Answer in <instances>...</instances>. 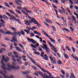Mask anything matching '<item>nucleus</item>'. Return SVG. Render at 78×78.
<instances>
[{
  "label": "nucleus",
  "mask_w": 78,
  "mask_h": 78,
  "mask_svg": "<svg viewBox=\"0 0 78 78\" xmlns=\"http://www.w3.org/2000/svg\"><path fill=\"white\" fill-rule=\"evenodd\" d=\"M7 66V67H9V69H7L9 70H10L11 69L18 70L20 69V66H18L16 67L15 66H11L9 63H8Z\"/></svg>",
  "instance_id": "obj_1"
},
{
  "label": "nucleus",
  "mask_w": 78,
  "mask_h": 78,
  "mask_svg": "<svg viewBox=\"0 0 78 78\" xmlns=\"http://www.w3.org/2000/svg\"><path fill=\"white\" fill-rule=\"evenodd\" d=\"M48 44H49V45L51 48L53 50V51H54L55 53H56L58 52V50H57V49L53 45V44H51V43H50V41H48Z\"/></svg>",
  "instance_id": "obj_2"
},
{
  "label": "nucleus",
  "mask_w": 78,
  "mask_h": 78,
  "mask_svg": "<svg viewBox=\"0 0 78 78\" xmlns=\"http://www.w3.org/2000/svg\"><path fill=\"white\" fill-rule=\"evenodd\" d=\"M41 55H40L45 60H46V61H48V57L47 55L46 54L44 55L45 53L43 51H41Z\"/></svg>",
  "instance_id": "obj_3"
},
{
  "label": "nucleus",
  "mask_w": 78,
  "mask_h": 78,
  "mask_svg": "<svg viewBox=\"0 0 78 78\" xmlns=\"http://www.w3.org/2000/svg\"><path fill=\"white\" fill-rule=\"evenodd\" d=\"M27 40L29 41V42H32L34 44H35V46H36V47H38V46H39V44H38V43H36V41H35L33 39H30L28 37L27 38Z\"/></svg>",
  "instance_id": "obj_4"
},
{
  "label": "nucleus",
  "mask_w": 78,
  "mask_h": 78,
  "mask_svg": "<svg viewBox=\"0 0 78 78\" xmlns=\"http://www.w3.org/2000/svg\"><path fill=\"white\" fill-rule=\"evenodd\" d=\"M0 74H2L4 76V78H14V76L12 75H11L10 76H7L5 74V73H3V71H0Z\"/></svg>",
  "instance_id": "obj_5"
},
{
  "label": "nucleus",
  "mask_w": 78,
  "mask_h": 78,
  "mask_svg": "<svg viewBox=\"0 0 78 78\" xmlns=\"http://www.w3.org/2000/svg\"><path fill=\"white\" fill-rule=\"evenodd\" d=\"M43 33H44V34L46 35V36H47L48 37V38H49V39H50V41H51V42H52L53 43H55V40H54L53 39L50 37V36H49V35H48L47 33H46L45 31H43Z\"/></svg>",
  "instance_id": "obj_6"
},
{
  "label": "nucleus",
  "mask_w": 78,
  "mask_h": 78,
  "mask_svg": "<svg viewBox=\"0 0 78 78\" xmlns=\"http://www.w3.org/2000/svg\"><path fill=\"white\" fill-rule=\"evenodd\" d=\"M5 56L4 55H2V58L1 60V62H8V61L9 60V58L8 57H6L5 58Z\"/></svg>",
  "instance_id": "obj_7"
},
{
  "label": "nucleus",
  "mask_w": 78,
  "mask_h": 78,
  "mask_svg": "<svg viewBox=\"0 0 78 78\" xmlns=\"http://www.w3.org/2000/svg\"><path fill=\"white\" fill-rule=\"evenodd\" d=\"M37 67H39V68H40V69L42 70V71H43V72H46L47 73H48V74L49 75V76H51L52 75V74L50 73H49V72H48V71L46 70L45 69H44L41 68V67L39 65H37Z\"/></svg>",
  "instance_id": "obj_8"
},
{
  "label": "nucleus",
  "mask_w": 78,
  "mask_h": 78,
  "mask_svg": "<svg viewBox=\"0 0 78 78\" xmlns=\"http://www.w3.org/2000/svg\"><path fill=\"white\" fill-rule=\"evenodd\" d=\"M31 20H32V21H33V23H35V24H37L38 27H41V25L39 23H38V22H37V20H35V19L33 18H32V19H31Z\"/></svg>",
  "instance_id": "obj_9"
},
{
  "label": "nucleus",
  "mask_w": 78,
  "mask_h": 78,
  "mask_svg": "<svg viewBox=\"0 0 78 78\" xmlns=\"http://www.w3.org/2000/svg\"><path fill=\"white\" fill-rule=\"evenodd\" d=\"M1 63H2V65L1 66V67L3 69V70H9L8 69H9V67L8 66V68H6V67H5L6 66V64H5V63H4L3 62H1Z\"/></svg>",
  "instance_id": "obj_10"
},
{
  "label": "nucleus",
  "mask_w": 78,
  "mask_h": 78,
  "mask_svg": "<svg viewBox=\"0 0 78 78\" xmlns=\"http://www.w3.org/2000/svg\"><path fill=\"white\" fill-rule=\"evenodd\" d=\"M24 22L27 25H28V26H30V23H33V20L32 21H27V20H24Z\"/></svg>",
  "instance_id": "obj_11"
},
{
  "label": "nucleus",
  "mask_w": 78,
  "mask_h": 78,
  "mask_svg": "<svg viewBox=\"0 0 78 78\" xmlns=\"http://www.w3.org/2000/svg\"><path fill=\"white\" fill-rule=\"evenodd\" d=\"M27 56H28V58H29L30 59L31 61L33 62V64L35 65H36V66H39V65L36 64V63L35 62H34V60L33 59V58H32L30 56L28 55H27Z\"/></svg>",
  "instance_id": "obj_12"
},
{
  "label": "nucleus",
  "mask_w": 78,
  "mask_h": 78,
  "mask_svg": "<svg viewBox=\"0 0 78 78\" xmlns=\"http://www.w3.org/2000/svg\"><path fill=\"white\" fill-rule=\"evenodd\" d=\"M42 77L44 78H54L53 76H48L47 75V74L45 73H44V75H43Z\"/></svg>",
  "instance_id": "obj_13"
},
{
  "label": "nucleus",
  "mask_w": 78,
  "mask_h": 78,
  "mask_svg": "<svg viewBox=\"0 0 78 78\" xmlns=\"http://www.w3.org/2000/svg\"><path fill=\"white\" fill-rule=\"evenodd\" d=\"M12 39H13V40H11V42H14H14H18V41H17V37H13Z\"/></svg>",
  "instance_id": "obj_14"
},
{
  "label": "nucleus",
  "mask_w": 78,
  "mask_h": 78,
  "mask_svg": "<svg viewBox=\"0 0 78 78\" xmlns=\"http://www.w3.org/2000/svg\"><path fill=\"white\" fill-rule=\"evenodd\" d=\"M23 9L25 10L26 12L28 13H32V11H29V10H28V8H27V7H25L23 8Z\"/></svg>",
  "instance_id": "obj_15"
},
{
  "label": "nucleus",
  "mask_w": 78,
  "mask_h": 78,
  "mask_svg": "<svg viewBox=\"0 0 78 78\" xmlns=\"http://www.w3.org/2000/svg\"><path fill=\"white\" fill-rule=\"evenodd\" d=\"M14 34H15V35H14L15 36H17V35H18L20 37L21 36V33H20V32L18 31L17 32L15 31H14Z\"/></svg>",
  "instance_id": "obj_16"
},
{
  "label": "nucleus",
  "mask_w": 78,
  "mask_h": 78,
  "mask_svg": "<svg viewBox=\"0 0 78 78\" xmlns=\"http://www.w3.org/2000/svg\"><path fill=\"white\" fill-rule=\"evenodd\" d=\"M5 34H11V35H15V34L12 33V32H11L9 31H7V32H5Z\"/></svg>",
  "instance_id": "obj_17"
},
{
  "label": "nucleus",
  "mask_w": 78,
  "mask_h": 78,
  "mask_svg": "<svg viewBox=\"0 0 78 78\" xmlns=\"http://www.w3.org/2000/svg\"><path fill=\"white\" fill-rule=\"evenodd\" d=\"M53 59L51 61V62L54 64H56V61L55 60V58H53Z\"/></svg>",
  "instance_id": "obj_18"
},
{
  "label": "nucleus",
  "mask_w": 78,
  "mask_h": 78,
  "mask_svg": "<svg viewBox=\"0 0 78 78\" xmlns=\"http://www.w3.org/2000/svg\"><path fill=\"white\" fill-rule=\"evenodd\" d=\"M74 54H73L72 55V57H73V59H74L75 60H77V61H78V58L76 57V56H74Z\"/></svg>",
  "instance_id": "obj_19"
},
{
  "label": "nucleus",
  "mask_w": 78,
  "mask_h": 78,
  "mask_svg": "<svg viewBox=\"0 0 78 78\" xmlns=\"http://www.w3.org/2000/svg\"><path fill=\"white\" fill-rule=\"evenodd\" d=\"M34 33L35 34H38V36H41V34L38 32H37L36 31H34Z\"/></svg>",
  "instance_id": "obj_20"
},
{
  "label": "nucleus",
  "mask_w": 78,
  "mask_h": 78,
  "mask_svg": "<svg viewBox=\"0 0 78 78\" xmlns=\"http://www.w3.org/2000/svg\"><path fill=\"white\" fill-rule=\"evenodd\" d=\"M61 9L62 11V12H63L65 13V12H66V10H65V9H64V8H63V7L62 6L61 7Z\"/></svg>",
  "instance_id": "obj_21"
},
{
  "label": "nucleus",
  "mask_w": 78,
  "mask_h": 78,
  "mask_svg": "<svg viewBox=\"0 0 78 78\" xmlns=\"http://www.w3.org/2000/svg\"><path fill=\"white\" fill-rule=\"evenodd\" d=\"M41 1L43 2H45L47 4V5H50V4L49 3H48V1L47 0H42Z\"/></svg>",
  "instance_id": "obj_22"
},
{
  "label": "nucleus",
  "mask_w": 78,
  "mask_h": 78,
  "mask_svg": "<svg viewBox=\"0 0 78 78\" xmlns=\"http://www.w3.org/2000/svg\"><path fill=\"white\" fill-rule=\"evenodd\" d=\"M46 21L48 23H49L48 22H49L50 23H53V22H52V21H51L49 19H47L46 20Z\"/></svg>",
  "instance_id": "obj_23"
},
{
  "label": "nucleus",
  "mask_w": 78,
  "mask_h": 78,
  "mask_svg": "<svg viewBox=\"0 0 78 78\" xmlns=\"http://www.w3.org/2000/svg\"><path fill=\"white\" fill-rule=\"evenodd\" d=\"M16 60L17 61V62H19V64H22V61H21L19 59H16Z\"/></svg>",
  "instance_id": "obj_24"
},
{
  "label": "nucleus",
  "mask_w": 78,
  "mask_h": 78,
  "mask_svg": "<svg viewBox=\"0 0 78 78\" xmlns=\"http://www.w3.org/2000/svg\"><path fill=\"white\" fill-rule=\"evenodd\" d=\"M29 73H30V71H26L23 72V74H24L25 75L28 74Z\"/></svg>",
  "instance_id": "obj_25"
},
{
  "label": "nucleus",
  "mask_w": 78,
  "mask_h": 78,
  "mask_svg": "<svg viewBox=\"0 0 78 78\" xmlns=\"http://www.w3.org/2000/svg\"><path fill=\"white\" fill-rule=\"evenodd\" d=\"M10 19L12 20V21H13V20H14V21H16V18L13 17V18H11Z\"/></svg>",
  "instance_id": "obj_26"
},
{
  "label": "nucleus",
  "mask_w": 78,
  "mask_h": 78,
  "mask_svg": "<svg viewBox=\"0 0 78 78\" xmlns=\"http://www.w3.org/2000/svg\"><path fill=\"white\" fill-rule=\"evenodd\" d=\"M9 11L12 14H13L14 15H16V13L12 10H9Z\"/></svg>",
  "instance_id": "obj_27"
},
{
  "label": "nucleus",
  "mask_w": 78,
  "mask_h": 78,
  "mask_svg": "<svg viewBox=\"0 0 78 78\" xmlns=\"http://www.w3.org/2000/svg\"><path fill=\"white\" fill-rule=\"evenodd\" d=\"M16 21H17L18 23H19V24H21L22 23L20 21V19H16Z\"/></svg>",
  "instance_id": "obj_28"
},
{
  "label": "nucleus",
  "mask_w": 78,
  "mask_h": 78,
  "mask_svg": "<svg viewBox=\"0 0 78 78\" xmlns=\"http://www.w3.org/2000/svg\"><path fill=\"white\" fill-rule=\"evenodd\" d=\"M43 47H44V50H45L46 48H47V44H43Z\"/></svg>",
  "instance_id": "obj_29"
},
{
  "label": "nucleus",
  "mask_w": 78,
  "mask_h": 78,
  "mask_svg": "<svg viewBox=\"0 0 78 78\" xmlns=\"http://www.w3.org/2000/svg\"><path fill=\"white\" fill-rule=\"evenodd\" d=\"M15 3H16L18 5H19L20 6H22V4L18 2L17 1H15Z\"/></svg>",
  "instance_id": "obj_30"
},
{
  "label": "nucleus",
  "mask_w": 78,
  "mask_h": 78,
  "mask_svg": "<svg viewBox=\"0 0 78 78\" xmlns=\"http://www.w3.org/2000/svg\"><path fill=\"white\" fill-rule=\"evenodd\" d=\"M5 49L4 48L0 49V53H2L3 51H5Z\"/></svg>",
  "instance_id": "obj_31"
},
{
  "label": "nucleus",
  "mask_w": 78,
  "mask_h": 78,
  "mask_svg": "<svg viewBox=\"0 0 78 78\" xmlns=\"http://www.w3.org/2000/svg\"><path fill=\"white\" fill-rule=\"evenodd\" d=\"M0 32L2 33H3V34H5V33H6V32H5V30H0Z\"/></svg>",
  "instance_id": "obj_32"
},
{
  "label": "nucleus",
  "mask_w": 78,
  "mask_h": 78,
  "mask_svg": "<svg viewBox=\"0 0 78 78\" xmlns=\"http://www.w3.org/2000/svg\"><path fill=\"white\" fill-rule=\"evenodd\" d=\"M64 56L65 58H66V59H68L69 58V56L65 54V53H64Z\"/></svg>",
  "instance_id": "obj_33"
},
{
  "label": "nucleus",
  "mask_w": 78,
  "mask_h": 78,
  "mask_svg": "<svg viewBox=\"0 0 78 78\" xmlns=\"http://www.w3.org/2000/svg\"><path fill=\"white\" fill-rule=\"evenodd\" d=\"M57 63L58 64L60 65L61 64H62V62L61 61V60H59L58 61H57Z\"/></svg>",
  "instance_id": "obj_34"
},
{
  "label": "nucleus",
  "mask_w": 78,
  "mask_h": 78,
  "mask_svg": "<svg viewBox=\"0 0 78 78\" xmlns=\"http://www.w3.org/2000/svg\"><path fill=\"white\" fill-rule=\"evenodd\" d=\"M18 45L20 46V47H21V48H22L23 49H24V47H23V45L21 44H19Z\"/></svg>",
  "instance_id": "obj_35"
},
{
  "label": "nucleus",
  "mask_w": 78,
  "mask_h": 78,
  "mask_svg": "<svg viewBox=\"0 0 78 78\" xmlns=\"http://www.w3.org/2000/svg\"><path fill=\"white\" fill-rule=\"evenodd\" d=\"M45 49L47 53H49L50 51H49V48H48V47L45 48Z\"/></svg>",
  "instance_id": "obj_36"
},
{
  "label": "nucleus",
  "mask_w": 78,
  "mask_h": 78,
  "mask_svg": "<svg viewBox=\"0 0 78 78\" xmlns=\"http://www.w3.org/2000/svg\"><path fill=\"white\" fill-rule=\"evenodd\" d=\"M3 16L4 18L6 20H8V16L6 15H3Z\"/></svg>",
  "instance_id": "obj_37"
},
{
  "label": "nucleus",
  "mask_w": 78,
  "mask_h": 78,
  "mask_svg": "<svg viewBox=\"0 0 78 78\" xmlns=\"http://www.w3.org/2000/svg\"><path fill=\"white\" fill-rule=\"evenodd\" d=\"M11 29L12 30H13V31H16L17 29H16L15 28L12 27H10Z\"/></svg>",
  "instance_id": "obj_38"
},
{
  "label": "nucleus",
  "mask_w": 78,
  "mask_h": 78,
  "mask_svg": "<svg viewBox=\"0 0 78 78\" xmlns=\"http://www.w3.org/2000/svg\"><path fill=\"white\" fill-rule=\"evenodd\" d=\"M38 73H39L41 76H43V75H44V74H43V73H42L41 72H38Z\"/></svg>",
  "instance_id": "obj_39"
},
{
  "label": "nucleus",
  "mask_w": 78,
  "mask_h": 78,
  "mask_svg": "<svg viewBox=\"0 0 78 78\" xmlns=\"http://www.w3.org/2000/svg\"><path fill=\"white\" fill-rule=\"evenodd\" d=\"M63 31H69V30H68V29H66V28H63L62 29Z\"/></svg>",
  "instance_id": "obj_40"
},
{
  "label": "nucleus",
  "mask_w": 78,
  "mask_h": 78,
  "mask_svg": "<svg viewBox=\"0 0 78 78\" xmlns=\"http://www.w3.org/2000/svg\"><path fill=\"white\" fill-rule=\"evenodd\" d=\"M20 32L21 33V34H22V35H24L25 34V32L22 30H20Z\"/></svg>",
  "instance_id": "obj_41"
},
{
  "label": "nucleus",
  "mask_w": 78,
  "mask_h": 78,
  "mask_svg": "<svg viewBox=\"0 0 78 78\" xmlns=\"http://www.w3.org/2000/svg\"><path fill=\"white\" fill-rule=\"evenodd\" d=\"M16 12H17L18 13V14H22V13H21L20 11L18 10H16Z\"/></svg>",
  "instance_id": "obj_42"
},
{
  "label": "nucleus",
  "mask_w": 78,
  "mask_h": 78,
  "mask_svg": "<svg viewBox=\"0 0 78 78\" xmlns=\"http://www.w3.org/2000/svg\"><path fill=\"white\" fill-rule=\"evenodd\" d=\"M67 38H68V39H69V41H73V39L72 38H71V37H66Z\"/></svg>",
  "instance_id": "obj_43"
},
{
  "label": "nucleus",
  "mask_w": 78,
  "mask_h": 78,
  "mask_svg": "<svg viewBox=\"0 0 78 78\" xmlns=\"http://www.w3.org/2000/svg\"><path fill=\"white\" fill-rule=\"evenodd\" d=\"M66 49L68 50V51H71V49H70L69 48V47L68 46H66Z\"/></svg>",
  "instance_id": "obj_44"
},
{
  "label": "nucleus",
  "mask_w": 78,
  "mask_h": 78,
  "mask_svg": "<svg viewBox=\"0 0 78 78\" xmlns=\"http://www.w3.org/2000/svg\"><path fill=\"white\" fill-rule=\"evenodd\" d=\"M5 4L6 6H7V7H8V8H10V7L9 6V5H8V4L6 2H5Z\"/></svg>",
  "instance_id": "obj_45"
},
{
  "label": "nucleus",
  "mask_w": 78,
  "mask_h": 78,
  "mask_svg": "<svg viewBox=\"0 0 78 78\" xmlns=\"http://www.w3.org/2000/svg\"><path fill=\"white\" fill-rule=\"evenodd\" d=\"M69 76H70V73H67L66 74V78H69Z\"/></svg>",
  "instance_id": "obj_46"
},
{
  "label": "nucleus",
  "mask_w": 78,
  "mask_h": 78,
  "mask_svg": "<svg viewBox=\"0 0 78 78\" xmlns=\"http://www.w3.org/2000/svg\"><path fill=\"white\" fill-rule=\"evenodd\" d=\"M34 53H35V54H36V55H40V53L37 52H36V51H35L34 52Z\"/></svg>",
  "instance_id": "obj_47"
},
{
  "label": "nucleus",
  "mask_w": 78,
  "mask_h": 78,
  "mask_svg": "<svg viewBox=\"0 0 78 78\" xmlns=\"http://www.w3.org/2000/svg\"><path fill=\"white\" fill-rule=\"evenodd\" d=\"M24 31H25V32H26V33H29V34L30 33V32L29 31H28V30L25 29L24 30Z\"/></svg>",
  "instance_id": "obj_48"
},
{
  "label": "nucleus",
  "mask_w": 78,
  "mask_h": 78,
  "mask_svg": "<svg viewBox=\"0 0 78 78\" xmlns=\"http://www.w3.org/2000/svg\"><path fill=\"white\" fill-rule=\"evenodd\" d=\"M44 23L45 24V25H47V26L49 28V25H48V24L47 23H46V22H44Z\"/></svg>",
  "instance_id": "obj_49"
},
{
  "label": "nucleus",
  "mask_w": 78,
  "mask_h": 78,
  "mask_svg": "<svg viewBox=\"0 0 78 78\" xmlns=\"http://www.w3.org/2000/svg\"><path fill=\"white\" fill-rule=\"evenodd\" d=\"M5 14H6L9 17H11V14H10V13L8 12H5Z\"/></svg>",
  "instance_id": "obj_50"
},
{
  "label": "nucleus",
  "mask_w": 78,
  "mask_h": 78,
  "mask_svg": "<svg viewBox=\"0 0 78 78\" xmlns=\"http://www.w3.org/2000/svg\"><path fill=\"white\" fill-rule=\"evenodd\" d=\"M72 18L73 19L74 21H76V19H75V17L74 16H72Z\"/></svg>",
  "instance_id": "obj_51"
},
{
  "label": "nucleus",
  "mask_w": 78,
  "mask_h": 78,
  "mask_svg": "<svg viewBox=\"0 0 78 78\" xmlns=\"http://www.w3.org/2000/svg\"><path fill=\"white\" fill-rule=\"evenodd\" d=\"M69 8L70 9H73V5H70Z\"/></svg>",
  "instance_id": "obj_52"
},
{
  "label": "nucleus",
  "mask_w": 78,
  "mask_h": 78,
  "mask_svg": "<svg viewBox=\"0 0 78 78\" xmlns=\"http://www.w3.org/2000/svg\"><path fill=\"white\" fill-rule=\"evenodd\" d=\"M61 72L63 75H65V72L63 70H61Z\"/></svg>",
  "instance_id": "obj_53"
},
{
  "label": "nucleus",
  "mask_w": 78,
  "mask_h": 78,
  "mask_svg": "<svg viewBox=\"0 0 78 78\" xmlns=\"http://www.w3.org/2000/svg\"><path fill=\"white\" fill-rule=\"evenodd\" d=\"M1 22L2 23H5L4 22V20H3L2 19H1Z\"/></svg>",
  "instance_id": "obj_54"
},
{
  "label": "nucleus",
  "mask_w": 78,
  "mask_h": 78,
  "mask_svg": "<svg viewBox=\"0 0 78 78\" xmlns=\"http://www.w3.org/2000/svg\"><path fill=\"white\" fill-rule=\"evenodd\" d=\"M69 2L70 3V4H71V5H73V1H72L71 0H70L69 1Z\"/></svg>",
  "instance_id": "obj_55"
},
{
  "label": "nucleus",
  "mask_w": 78,
  "mask_h": 78,
  "mask_svg": "<svg viewBox=\"0 0 78 78\" xmlns=\"http://www.w3.org/2000/svg\"><path fill=\"white\" fill-rule=\"evenodd\" d=\"M32 67L35 70H37L36 68L34 66H32Z\"/></svg>",
  "instance_id": "obj_56"
},
{
  "label": "nucleus",
  "mask_w": 78,
  "mask_h": 78,
  "mask_svg": "<svg viewBox=\"0 0 78 78\" xmlns=\"http://www.w3.org/2000/svg\"><path fill=\"white\" fill-rule=\"evenodd\" d=\"M28 31H31V30H34V29H33V28H32L31 27H29V28L28 29Z\"/></svg>",
  "instance_id": "obj_57"
},
{
  "label": "nucleus",
  "mask_w": 78,
  "mask_h": 78,
  "mask_svg": "<svg viewBox=\"0 0 78 78\" xmlns=\"http://www.w3.org/2000/svg\"><path fill=\"white\" fill-rule=\"evenodd\" d=\"M30 35L31 36H32V37H33L34 36V34L33 33H30Z\"/></svg>",
  "instance_id": "obj_58"
},
{
  "label": "nucleus",
  "mask_w": 78,
  "mask_h": 78,
  "mask_svg": "<svg viewBox=\"0 0 78 78\" xmlns=\"http://www.w3.org/2000/svg\"><path fill=\"white\" fill-rule=\"evenodd\" d=\"M52 27L53 29L54 30V31H56V28H55V27H54V26H52Z\"/></svg>",
  "instance_id": "obj_59"
},
{
  "label": "nucleus",
  "mask_w": 78,
  "mask_h": 78,
  "mask_svg": "<svg viewBox=\"0 0 78 78\" xmlns=\"http://www.w3.org/2000/svg\"><path fill=\"white\" fill-rule=\"evenodd\" d=\"M60 76H61V77L62 78H64V77H65V76H64V75H61V74H60Z\"/></svg>",
  "instance_id": "obj_60"
},
{
  "label": "nucleus",
  "mask_w": 78,
  "mask_h": 78,
  "mask_svg": "<svg viewBox=\"0 0 78 78\" xmlns=\"http://www.w3.org/2000/svg\"><path fill=\"white\" fill-rule=\"evenodd\" d=\"M17 1H18L19 2H20L21 3H23V2H22V1L21 0H17Z\"/></svg>",
  "instance_id": "obj_61"
},
{
  "label": "nucleus",
  "mask_w": 78,
  "mask_h": 78,
  "mask_svg": "<svg viewBox=\"0 0 78 78\" xmlns=\"http://www.w3.org/2000/svg\"><path fill=\"white\" fill-rule=\"evenodd\" d=\"M0 24L2 26H3V27H5V25L4 24L1 23Z\"/></svg>",
  "instance_id": "obj_62"
},
{
  "label": "nucleus",
  "mask_w": 78,
  "mask_h": 78,
  "mask_svg": "<svg viewBox=\"0 0 78 78\" xmlns=\"http://www.w3.org/2000/svg\"><path fill=\"white\" fill-rule=\"evenodd\" d=\"M16 49L17 50H19L20 49V48L18 47H16Z\"/></svg>",
  "instance_id": "obj_63"
},
{
  "label": "nucleus",
  "mask_w": 78,
  "mask_h": 78,
  "mask_svg": "<svg viewBox=\"0 0 78 78\" xmlns=\"http://www.w3.org/2000/svg\"><path fill=\"white\" fill-rule=\"evenodd\" d=\"M74 2L75 3H76V4H77V3L78 2V0H75Z\"/></svg>",
  "instance_id": "obj_64"
}]
</instances>
